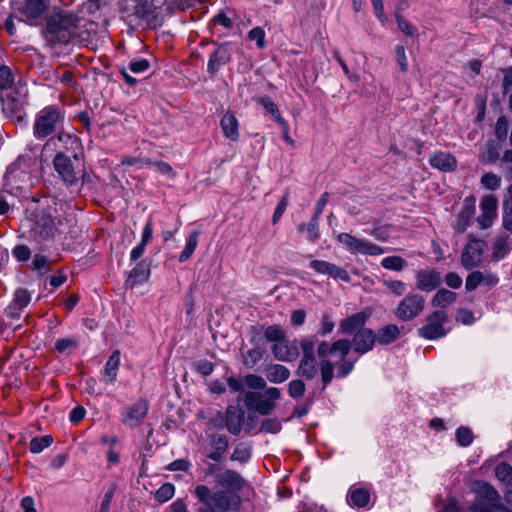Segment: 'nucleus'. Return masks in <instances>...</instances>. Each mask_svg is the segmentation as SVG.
I'll list each match as a JSON object with an SVG mask.
<instances>
[{
  "label": "nucleus",
  "mask_w": 512,
  "mask_h": 512,
  "mask_svg": "<svg viewBox=\"0 0 512 512\" xmlns=\"http://www.w3.org/2000/svg\"><path fill=\"white\" fill-rule=\"evenodd\" d=\"M350 351L351 343L346 338L338 339L331 344L327 341L318 344L317 355L321 359L320 374L323 390L333 380L335 368L338 378H345L353 371L356 360L347 358Z\"/></svg>",
  "instance_id": "obj_1"
},
{
  "label": "nucleus",
  "mask_w": 512,
  "mask_h": 512,
  "mask_svg": "<svg viewBox=\"0 0 512 512\" xmlns=\"http://www.w3.org/2000/svg\"><path fill=\"white\" fill-rule=\"evenodd\" d=\"M370 315L369 312L360 311L344 318L339 323L342 334L353 336L350 340L351 349L353 348L359 355L371 351L377 343L376 333L372 329L364 327Z\"/></svg>",
  "instance_id": "obj_2"
},
{
  "label": "nucleus",
  "mask_w": 512,
  "mask_h": 512,
  "mask_svg": "<svg viewBox=\"0 0 512 512\" xmlns=\"http://www.w3.org/2000/svg\"><path fill=\"white\" fill-rule=\"evenodd\" d=\"M80 19L73 13L60 11L46 20L42 36L50 46L68 44L77 35Z\"/></svg>",
  "instance_id": "obj_3"
},
{
  "label": "nucleus",
  "mask_w": 512,
  "mask_h": 512,
  "mask_svg": "<svg viewBox=\"0 0 512 512\" xmlns=\"http://www.w3.org/2000/svg\"><path fill=\"white\" fill-rule=\"evenodd\" d=\"M194 495L203 504V507H200L198 512H227L240 502V498L237 495H231L225 490L212 492L204 484L195 486Z\"/></svg>",
  "instance_id": "obj_4"
},
{
  "label": "nucleus",
  "mask_w": 512,
  "mask_h": 512,
  "mask_svg": "<svg viewBox=\"0 0 512 512\" xmlns=\"http://www.w3.org/2000/svg\"><path fill=\"white\" fill-rule=\"evenodd\" d=\"M64 122V114L56 106H47L36 116L33 131L38 139L46 138L58 131Z\"/></svg>",
  "instance_id": "obj_5"
},
{
  "label": "nucleus",
  "mask_w": 512,
  "mask_h": 512,
  "mask_svg": "<svg viewBox=\"0 0 512 512\" xmlns=\"http://www.w3.org/2000/svg\"><path fill=\"white\" fill-rule=\"evenodd\" d=\"M3 111L12 118L22 120L27 104V88L24 85L12 86L0 93Z\"/></svg>",
  "instance_id": "obj_6"
},
{
  "label": "nucleus",
  "mask_w": 512,
  "mask_h": 512,
  "mask_svg": "<svg viewBox=\"0 0 512 512\" xmlns=\"http://www.w3.org/2000/svg\"><path fill=\"white\" fill-rule=\"evenodd\" d=\"M12 15L20 21L35 25L47 10L45 0H11Z\"/></svg>",
  "instance_id": "obj_7"
},
{
  "label": "nucleus",
  "mask_w": 512,
  "mask_h": 512,
  "mask_svg": "<svg viewBox=\"0 0 512 512\" xmlns=\"http://www.w3.org/2000/svg\"><path fill=\"white\" fill-rule=\"evenodd\" d=\"M449 322V317L444 310H435L425 318V324L418 328L419 337L426 340H435L444 337L447 334L445 325Z\"/></svg>",
  "instance_id": "obj_8"
},
{
  "label": "nucleus",
  "mask_w": 512,
  "mask_h": 512,
  "mask_svg": "<svg viewBox=\"0 0 512 512\" xmlns=\"http://www.w3.org/2000/svg\"><path fill=\"white\" fill-rule=\"evenodd\" d=\"M425 308V298L418 293H408L396 306L394 315L401 321L417 318Z\"/></svg>",
  "instance_id": "obj_9"
},
{
  "label": "nucleus",
  "mask_w": 512,
  "mask_h": 512,
  "mask_svg": "<svg viewBox=\"0 0 512 512\" xmlns=\"http://www.w3.org/2000/svg\"><path fill=\"white\" fill-rule=\"evenodd\" d=\"M53 165L61 179L69 186L78 184L79 179L84 176L82 169L76 168L72 160L62 152H58Z\"/></svg>",
  "instance_id": "obj_10"
},
{
  "label": "nucleus",
  "mask_w": 512,
  "mask_h": 512,
  "mask_svg": "<svg viewBox=\"0 0 512 512\" xmlns=\"http://www.w3.org/2000/svg\"><path fill=\"white\" fill-rule=\"evenodd\" d=\"M338 240L352 253H360L370 256H378L384 253V249L381 246L367 240L358 239L348 233L339 234Z\"/></svg>",
  "instance_id": "obj_11"
},
{
  "label": "nucleus",
  "mask_w": 512,
  "mask_h": 512,
  "mask_svg": "<svg viewBox=\"0 0 512 512\" xmlns=\"http://www.w3.org/2000/svg\"><path fill=\"white\" fill-rule=\"evenodd\" d=\"M486 243L483 240L472 238L465 245L461 254V264L467 270L481 265Z\"/></svg>",
  "instance_id": "obj_12"
},
{
  "label": "nucleus",
  "mask_w": 512,
  "mask_h": 512,
  "mask_svg": "<svg viewBox=\"0 0 512 512\" xmlns=\"http://www.w3.org/2000/svg\"><path fill=\"white\" fill-rule=\"evenodd\" d=\"M60 224L61 221L59 219L53 218L50 215H42L35 222L31 230L32 237L38 242L53 239L58 232Z\"/></svg>",
  "instance_id": "obj_13"
},
{
  "label": "nucleus",
  "mask_w": 512,
  "mask_h": 512,
  "mask_svg": "<svg viewBox=\"0 0 512 512\" xmlns=\"http://www.w3.org/2000/svg\"><path fill=\"white\" fill-rule=\"evenodd\" d=\"M271 352L275 359L283 362H293L299 355V347L296 341H289L285 338L278 343H274Z\"/></svg>",
  "instance_id": "obj_14"
},
{
  "label": "nucleus",
  "mask_w": 512,
  "mask_h": 512,
  "mask_svg": "<svg viewBox=\"0 0 512 512\" xmlns=\"http://www.w3.org/2000/svg\"><path fill=\"white\" fill-rule=\"evenodd\" d=\"M498 201L494 195H486L482 198L480 208L481 214L477 221L482 229L489 228L493 219L497 216Z\"/></svg>",
  "instance_id": "obj_15"
},
{
  "label": "nucleus",
  "mask_w": 512,
  "mask_h": 512,
  "mask_svg": "<svg viewBox=\"0 0 512 512\" xmlns=\"http://www.w3.org/2000/svg\"><path fill=\"white\" fill-rule=\"evenodd\" d=\"M148 408L147 401L139 399L123 412L122 422L129 427L138 426L147 415Z\"/></svg>",
  "instance_id": "obj_16"
},
{
  "label": "nucleus",
  "mask_w": 512,
  "mask_h": 512,
  "mask_svg": "<svg viewBox=\"0 0 512 512\" xmlns=\"http://www.w3.org/2000/svg\"><path fill=\"white\" fill-rule=\"evenodd\" d=\"M442 277L435 269H423L416 272V287L421 291H433L440 286Z\"/></svg>",
  "instance_id": "obj_17"
},
{
  "label": "nucleus",
  "mask_w": 512,
  "mask_h": 512,
  "mask_svg": "<svg viewBox=\"0 0 512 512\" xmlns=\"http://www.w3.org/2000/svg\"><path fill=\"white\" fill-rule=\"evenodd\" d=\"M309 265L319 274H327L334 279H340L346 283L351 281L349 273L333 263L323 260H312Z\"/></svg>",
  "instance_id": "obj_18"
},
{
  "label": "nucleus",
  "mask_w": 512,
  "mask_h": 512,
  "mask_svg": "<svg viewBox=\"0 0 512 512\" xmlns=\"http://www.w3.org/2000/svg\"><path fill=\"white\" fill-rule=\"evenodd\" d=\"M244 421V411L234 405H229L225 412V427L233 435H239Z\"/></svg>",
  "instance_id": "obj_19"
},
{
  "label": "nucleus",
  "mask_w": 512,
  "mask_h": 512,
  "mask_svg": "<svg viewBox=\"0 0 512 512\" xmlns=\"http://www.w3.org/2000/svg\"><path fill=\"white\" fill-rule=\"evenodd\" d=\"M216 482L219 486L229 491H239L244 486V479L242 476L233 470H225L223 473L216 477Z\"/></svg>",
  "instance_id": "obj_20"
},
{
  "label": "nucleus",
  "mask_w": 512,
  "mask_h": 512,
  "mask_svg": "<svg viewBox=\"0 0 512 512\" xmlns=\"http://www.w3.org/2000/svg\"><path fill=\"white\" fill-rule=\"evenodd\" d=\"M231 60V54L227 46L221 45L210 55L207 71L215 75L219 68Z\"/></svg>",
  "instance_id": "obj_21"
},
{
  "label": "nucleus",
  "mask_w": 512,
  "mask_h": 512,
  "mask_svg": "<svg viewBox=\"0 0 512 512\" xmlns=\"http://www.w3.org/2000/svg\"><path fill=\"white\" fill-rule=\"evenodd\" d=\"M320 370V362L317 361L316 357L301 358L298 367L295 371L299 378L305 380H312L318 374Z\"/></svg>",
  "instance_id": "obj_22"
},
{
  "label": "nucleus",
  "mask_w": 512,
  "mask_h": 512,
  "mask_svg": "<svg viewBox=\"0 0 512 512\" xmlns=\"http://www.w3.org/2000/svg\"><path fill=\"white\" fill-rule=\"evenodd\" d=\"M432 167L437 168L444 172L454 171L457 167L456 158L447 152H436L434 153L429 160Z\"/></svg>",
  "instance_id": "obj_23"
},
{
  "label": "nucleus",
  "mask_w": 512,
  "mask_h": 512,
  "mask_svg": "<svg viewBox=\"0 0 512 512\" xmlns=\"http://www.w3.org/2000/svg\"><path fill=\"white\" fill-rule=\"evenodd\" d=\"M266 398L262 395L257 404L256 411L261 415H269L275 408L274 401L278 400L281 396V392L276 387H269L265 391Z\"/></svg>",
  "instance_id": "obj_24"
},
{
  "label": "nucleus",
  "mask_w": 512,
  "mask_h": 512,
  "mask_svg": "<svg viewBox=\"0 0 512 512\" xmlns=\"http://www.w3.org/2000/svg\"><path fill=\"white\" fill-rule=\"evenodd\" d=\"M212 451L207 454V458L219 462L229 447L227 436L222 434H215L210 437Z\"/></svg>",
  "instance_id": "obj_25"
},
{
  "label": "nucleus",
  "mask_w": 512,
  "mask_h": 512,
  "mask_svg": "<svg viewBox=\"0 0 512 512\" xmlns=\"http://www.w3.org/2000/svg\"><path fill=\"white\" fill-rule=\"evenodd\" d=\"M475 213V205L474 202H469L465 200L464 205L457 216V221L455 223L454 229L458 233H463L467 227L470 225V221Z\"/></svg>",
  "instance_id": "obj_26"
},
{
  "label": "nucleus",
  "mask_w": 512,
  "mask_h": 512,
  "mask_svg": "<svg viewBox=\"0 0 512 512\" xmlns=\"http://www.w3.org/2000/svg\"><path fill=\"white\" fill-rule=\"evenodd\" d=\"M150 275L149 265L145 261H140L130 272L125 284L131 288L145 282Z\"/></svg>",
  "instance_id": "obj_27"
},
{
  "label": "nucleus",
  "mask_w": 512,
  "mask_h": 512,
  "mask_svg": "<svg viewBox=\"0 0 512 512\" xmlns=\"http://www.w3.org/2000/svg\"><path fill=\"white\" fill-rule=\"evenodd\" d=\"M264 373L271 383H282L290 377L289 369L282 364H268L264 368Z\"/></svg>",
  "instance_id": "obj_28"
},
{
  "label": "nucleus",
  "mask_w": 512,
  "mask_h": 512,
  "mask_svg": "<svg viewBox=\"0 0 512 512\" xmlns=\"http://www.w3.org/2000/svg\"><path fill=\"white\" fill-rule=\"evenodd\" d=\"M220 126L228 139L234 142L239 140L238 121L233 113H225L221 118Z\"/></svg>",
  "instance_id": "obj_29"
},
{
  "label": "nucleus",
  "mask_w": 512,
  "mask_h": 512,
  "mask_svg": "<svg viewBox=\"0 0 512 512\" xmlns=\"http://www.w3.org/2000/svg\"><path fill=\"white\" fill-rule=\"evenodd\" d=\"M120 365V351L115 350L111 356L109 357L108 361L105 364L104 370L102 372L103 376L105 377V381L109 383H114L117 374L118 369Z\"/></svg>",
  "instance_id": "obj_30"
},
{
  "label": "nucleus",
  "mask_w": 512,
  "mask_h": 512,
  "mask_svg": "<svg viewBox=\"0 0 512 512\" xmlns=\"http://www.w3.org/2000/svg\"><path fill=\"white\" fill-rule=\"evenodd\" d=\"M400 336V330L396 324H388L378 330L376 333V342L380 345H387Z\"/></svg>",
  "instance_id": "obj_31"
},
{
  "label": "nucleus",
  "mask_w": 512,
  "mask_h": 512,
  "mask_svg": "<svg viewBox=\"0 0 512 512\" xmlns=\"http://www.w3.org/2000/svg\"><path fill=\"white\" fill-rule=\"evenodd\" d=\"M457 299V294L447 289H439L436 294L433 296L431 300V305L433 307L440 308L439 310H443L450 304H453Z\"/></svg>",
  "instance_id": "obj_32"
},
{
  "label": "nucleus",
  "mask_w": 512,
  "mask_h": 512,
  "mask_svg": "<svg viewBox=\"0 0 512 512\" xmlns=\"http://www.w3.org/2000/svg\"><path fill=\"white\" fill-rule=\"evenodd\" d=\"M255 101L274 117L279 126H285V119L281 116L277 104L269 96L258 97Z\"/></svg>",
  "instance_id": "obj_33"
},
{
  "label": "nucleus",
  "mask_w": 512,
  "mask_h": 512,
  "mask_svg": "<svg viewBox=\"0 0 512 512\" xmlns=\"http://www.w3.org/2000/svg\"><path fill=\"white\" fill-rule=\"evenodd\" d=\"M155 6L152 0H137L134 7V14L144 20H152L156 17Z\"/></svg>",
  "instance_id": "obj_34"
},
{
  "label": "nucleus",
  "mask_w": 512,
  "mask_h": 512,
  "mask_svg": "<svg viewBox=\"0 0 512 512\" xmlns=\"http://www.w3.org/2000/svg\"><path fill=\"white\" fill-rule=\"evenodd\" d=\"M475 490L481 497L492 502L494 505L497 504L496 502L500 500V495L497 492V490L487 482H484V481L476 482Z\"/></svg>",
  "instance_id": "obj_35"
},
{
  "label": "nucleus",
  "mask_w": 512,
  "mask_h": 512,
  "mask_svg": "<svg viewBox=\"0 0 512 512\" xmlns=\"http://www.w3.org/2000/svg\"><path fill=\"white\" fill-rule=\"evenodd\" d=\"M511 250V241L508 236H499L493 245V259L498 261L504 258Z\"/></svg>",
  "instance_id": "obj_36"
},
{
  "label": "nucleus",
  "mask_w": 512,
  "mask_h": 512,
  "mask_svg": "<svg viewBox=\"0 0 512 512\" xmlns=\"http://www.w3.org/2000/svg\"><path fill=\"white\" fill-rule=\"evenodd\" d=\"M369 500V492L362 488L351 490L348 496V502L359 508L366 506L369 503Z\"/></svg>",
  "instance_id": "obj_37"
},
{
  "label": "nucleus",
  "mask_w": 512,
  "mask_h": 512,
  "mask_svg": "<svg viewBox=\"0 0 512 512\" xmlns=\"http://www.w3.org/2000/svg\"><path fill=\"white\" fill-rule=\"evenodd\" d=\"M198 235L199 233L197 231L190 233L186 240L185 248L179 256L180 262H185L191 257L198 244Z\"/></svg>",
  "instance_id": "obj_38"
},
{
  "label": "nucleus",
  "mask_w": 512,
  "mask_h": 512,
  "mask_svg": "<svg viewBox=\"0 0 512 512\" xmlns=\"http://www.w3.org/2000/svg\"><path fill=\"white\" fill-rule=\"evenodd\" d=\"M52 443L53 437L51 435L34 437L29 443V449L32 453L37 454L42 452L45 448L49 447Z\"/></svg>",
  "instance_id": "obj_39"
},
{
  "label": "nucleus",
  "mask_w": 512,
  "mask_h": 512,
  "mask_svg": "<svg viewBox=\"0 0 512 512\" xmlns=\"http://www.w3.org/2000/svg\"><path fill=\"white\" fill-rule=\"evenodd\" d=\"M318 219L319 217L313 215V217L311 218L310 222L307 225L302 223L298 226L299 232H303L304 229L307 230L308 239L312 242L318 240L320 236Z\"/></svg>",
  "instance_id": "obj_40"
},
{
  "label": "nucleus",
  "mask_w": 512,
  "mask_h": 512,
  "mask_svg": "<svg viewBox=\"0 0 512 512\" xmlns=\"http://www.w3.org/2000/svg\"><path fill=\"white\" fill-rule=\"evenodd\" d=\"M381 266L388 270L402 271L407 262L400 256H389L382 259Z\"/></svg>",
  "instance_id": "obj_41"
},
{
  "label": "nucleus",
  "mask_w": 512,
  "mask_h": 512,
  "mask_svg": "<svg viewBox=\"0 0 512 512\" xmlns=\"http://www.w3.org/2000/svg\"><path fill=\"white\" fill-rule=\"evenodd\" d=\"M316 336H308L303 339H301L298 347L302 351V358H308V357H316L315 355V346H316Z\"/></svg>",
  "instance_id": "obj_42"
},
{
  "label": "nucleus",
  "mask_w": 512,
  "mask_h": 512,
  "mask_svg": "<svg viewBox=\"0 0 512 512\" xmlns=\"http://www.w3.org/2000/svg\"><path fill=\"white\" fill-rule=\"evenodd\" d=\"M264 337L269 342L278 343L285 338V333L280 325L274 324L264 329Z\"/></svg>",
  "instance_id": "obj_43"
},
{
  "label": "nucleus",
  "mask_w": 512,
  "mask_h": 512,
  "mask_svg": "<svg viewBox=\"0 0 512 512\" xmlns=\"http://www.w3.org/2000/svg\"><path fill=\"white\" fill-rule=\"evenodd\" d=\"M174 493V485L172 483H164L157 489V491L154 494V497L158 502L164 503L170 500L174 496Z\"/></svg>",
  "instance_id": "obj_44"
},
{
  "label": "nucleus",
  "mask_w": 512,
  "mask_h": 512,
  "mask_svg": "<svg viewBox=\"0 0 512 512\" xmlns=\"http://www.w3.org/2000/svg\"><path fill=\"white\" fill-rule=\"evenodd\" d=\"M306 386L302 378L294 379L288 384V394L291 398L297 399L305 394Z\"/></svg>",
  "instance_id": "obj_45"
},
{
  "label": "nucleus",
  "mask_w": 512,
  "mask_h": 512,
  "mask_svg": "<svg viewBox=\"0 0 512 512\" xmlns=\"http://www.w3.org/2000/svg\"><path fill=\"white\" fill-rule=\"evenodd\" d=\"M499 159V149L497 145L490 141L486 145L485 151L481 155L483 163H495Z\"/></svg>",
  "instance_id": "obj_46"
},
{
  "label": "nucleus",
  "mask_w": 512,
  "mask_h": 512,
  "mask_svg": "<svg viewBox=\"0 0 512 512\" xmlns=\"http://www.w3.org/2000/svg\"><path fill=\"white\" fill-rule=\"evenodd\" d=\"M14 78L8 66H0V93L14 86Z\"/></svg>",
  "instance_id": "obj_47"
},
{
  "label": "nucleus",
  "mask_w": 512,
  "mask_h": 512,
  "mask_svg": "<svg viewBox=\"0 0 512 512\" xmlns=\"http://www.w3.org/2000/svg\"><path fill=\"white\" fill-rule=\"evenodd\" d=\"M481 184L489 190H497L501 186V177L488 172L481 177Z\"/></svg>",
  "instance_id": "obj_48"
},
{
  "label": "nucleus",
  "mask_w": 512,
  "mask_h": 512,
  "mask_svg": "<svg viewBox=\"0 0 512 512\" xmlns=\"http://www.w3.org/2000/svg\"><path fill=\"white\" fill-rule=\"evenodd\" d=\"M264 355V350L260 347H255L247 351L244 356V364L249 367L256 365Z\"/></svg>",
  "instance_id": "obj_49"
},
{
  "label": "nucleus",
  "mask_w": 512,
  "mask_h": 512,
  "mask_svg": "<svg viewBox=\"0 0 512 512\" xmlns=\"http://www.w3.org/2000/svg\"><path fill=\"white\" fill-rule=\"evenodd\" d=\"M495 475L497 479L502 482H512V467L507 463H500L495 468Z\"/></svg>",
  "instance_id": "obj_50"
},
{
  "label": "nucleus",
  "mask_w": 512,
  "mask_h": 512,
  "mask_svg": "<svg viewBox=\"0 0 512 512\" xmlns=\"http://www.w3.org/2000/svg\"><path fill=\"white\" fill-rule=\"evenodd\" d=\"M457 442L460 446L466 447L473 441V432L468 427H459L456 431Z\"/></svg>",
  "instance_id": "obj_51"
},
{
  "label": "nucleus",
  "mask_w": 512,
  "mask_h": 512,
  "mask_svg": "<svg viewBox=\"0 0 512 512\" xmlns=\"http://www.w3.org/2000/svg\"><path fill=\"white\" fill-rule=\"evenodd\" d=\"M509 123L505 116L498 118L495 125V135L498 140L504 141L508 134Z\"/></svg>",
  "instance_id": "obj_52"
},
{
  "label": "nucleus",
  "mask_w": 512,
  "mask_h": 512,
  "mask_svg": "<svg viewBox=\"0 0 512 512\" xmlns=\"http://www.w3.org/2000/svg\"><path fill=\"white\" fill-rule=\"evenodd\" d=\"M395 57L396 61L399 65L400 71L402 73H406L408 71V60L405 52V47L403 45H397L395 47Z\"/></svg>",
  "instance_id": "obj_53"
},
{
  "label": "nucleus",
  "mask_w": 512,
  "mask_h": 512,
  "mask_svg": "<svg viewBox=\"0 0 512 512\" xmlns=\"http://www.w3.org/2000/svg\"><path fill=\"white\" fill-rule=\"evenodd\" d=\"M482 284V272L481 271H473L471 272L465 282V288L467 291L475 290L479 285Z\"/></svg>",
  "instance_id": "obj_54"
},
{
  "label": "nucleus",
  "mask_w": 512,
  "mask_h": 512,
  "mask_svg": "<svg viewBox=\"0 0 512 512\" xmlns=\"http://www.w3.org/2000/svg\"><path fill=\"white\" fill-rule=\"evenodd\" d=\"M288 201H289V191L286 190L274 211V214L272 217L273 224H276L279 221V219L282 217L284 211L287 208Z\"/></svg>",
  "instance_id": "obj_55"
},
{
  "label": "nucleus",
  "mask_w": 512,
  "mask_h": 512,
  "mask_svg": "<svg viewBox=\"0 0 512 512\" xmlns=\"http://www.w3.org/2000/svg\"><path fill=\"white\" fill-rule=\"evenodd\" d=\"M31 301V296L26 289L19 288L15 291L13 301L16 305L25 308Z\"/></svg>",
  "instance_id": "obj_56"
},
{
  "label": "nucleus",
  "mask_w": 512,
  "mask_h": 512,
  "mask_svg": "<svg viewBox=\"0 0 512 512\" xmlns=\"http://www.w3.org/2000/svg\"><path fill=\"white\" fill-rule=\"evenodd\" d=\"M244 381L249 388L252 389H264L266 388V381L264 378L255 375L248 374L245 376Z\"/></svg>",
  "instance_id": "obj_57"
},
{
  "label": "nucleus",
  "mask_w": 512,
  "mask_h": 512,
  "mask_svg": "<svg viewBox=\"0 0 512 512\" xmlns=\"http://www.w3.org/2000/svg\"><path fill=\"white\" fill-rule=\"evenodd\" d=\"M248 38L251 41H256L258 48L263 49L265 47V32L261 27H255L250 30Z\"/></svg>",
  "instance_id": "obj_58"
},
{
  "label": "nucleus",
  "mask_w": 512,
  "mask_h": 512,
  "mask_svg": "<svg viewBox=\"0 0 512 512\" xmlns=\"http://www.w3.org/2000/svg\"><path fill=\"white\" fill-rule=\"evenodd\" d=\"M121 163L123 165H128V166L136 165L139 168H142L145 166L152 165V160L148 159V158H137V157L126 156L121 159Z\"/></svg>",
  "instance_id": "obj_59"
},
{
  "label": "nucleus",
  "mask_w": 512,
  "mask_h": 512,
  "mask_svg": "<svg viewBox=\"0 0 512 512\" xmlns=\"http://www.w3.org/2000/svg\"><path fill=\"white\" fill-rule=\"evenodd\" d=\"M384 285L397 296H402L406 290L405 284L400 280H386Z\"/></svg>",
  "instance_id": "obj_60"
},
{
  "label": "nucleus",
  "mask_w": 512,
  "mask_h": 512,
  "mask_svg": "<svg viewBox=\"0 0 512 512\" xmlns=\"http://www.w3.org/2000/svg\"><path fill=\"white\" fill-rule=\"evenodd\" d=\"M32 264L33 268L39 271L41 274L49 271L48 259L43 255L36 254L33 258Z\"/></svg>",
  "instance_id": "obj_61"
},
{
  "label": "nucleus",
  "mask_w": 512,
  "mask_h": 512,
  "mask_svg": "<svg viewBox=\"0 0 512 512\" xmlns=\"http://www.w3.org/2000/svg\"><path fill=\"white\" fill-rule=\"evenodd\" d=\"M251 457V451L246 447H236L231 455V460L240 461L242 463L247 462Z\"/></svg>",
  "instance_id": "obj_62"
},
{
  "label": "nucleus",
  "mask_w": 512,
  "mask_h": 512,
  "mask_svg": "<svg viewBox=\"0 0 512 512\" xmlns=\"http://www.w3.org/2000/svg\"><path fill=\"white\" fill-rule=\"evenodd\" d=\"M335 323L331 320L330 316L325 313L322 315L319 334L325 336L333 331Z\"/></svg>",
  "instance_id": "obj_63"
},
{
  "label": "nucleus",
  "mask_w": 512,
  "mask_h": 512,
  "mask_svg": "<svg viewBox=\"0 0 512 512\" xmlns=\"http://www.w3.org/2000/svg\"><path fill=\"white\" fill-rule=\"evenodd\" d=\"M149 67H150V63L148 60L139 59V60L130 62L128 68L132 73L139 74V73H143V72L147 71Z\"/></svg>",
  "instance_id": "obj_64"
}]
</instances>
